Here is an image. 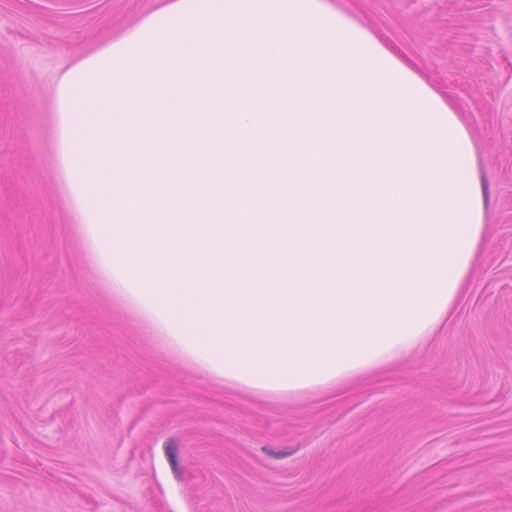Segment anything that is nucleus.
Returning a JSON list of instances; mask_svg holds the SVG:
<instances>
[{
	"mask_svg": "<svg viewBox=\"0 0 512 512\" xmlns=\"http://www.w3.org/2000/svg\"><path fill=\"white\" fill-rule=\"evenodd\" d=\"M164 452L170 464L171 470L177 480L182 479V472L177 461L178 441L174 438H168L164 442Z\"/></svg>",
	"mask_w": 512,
	"mask_h": 512,
	"instance_id": "nucleus-1",
	"label": "nucleus"
},
{
	"mask_svg": "<svg viewBox=\"0 0 512 512\" xmlns=\"http://www.w3.org/2000/svg\"><path fill=\"white\" fill-rule=\"evenodd\" d=\"M262 450L265 454H267L268 456L275 458V459H284V458L290 457L291 455H293L295 453L294 449H284V450H280V451H273L271 449L264 447Z\"/></svg>",
	"mask_w": 512,
	"mask_h": 512,
	"instance_id": "nucleus-2",
	"label": "nucleus"
}]
</instances>
